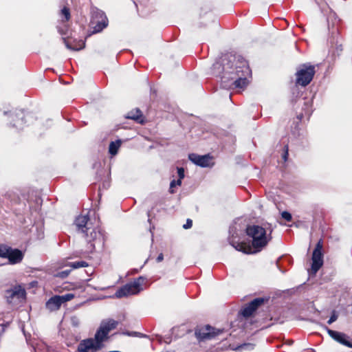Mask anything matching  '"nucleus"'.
Listing matches in <instances>:
<instances>
[{"mask_svg":"<svg viewBox=\"0 0 352 352\" xmlns=\"http://www.w3.org/2000/svg\"><path fill=\"white\" fill-rule=\"evenodd\" d=\"M212 70L214 75L221 78V86L225 89L245 87L248 84L247 77L251 74L244 58L232 54L223 56L212 65Z\"/></svg>","mask_w":352,"mask_h":352,"instance_id":"f257e3e1","label":"nucleus"},{"mask_svg":"<svg viewBox=\"0 0 352 352\" xmlns=\"http://www.w3.org/2000/svg\"><path fill=\"white\" fill-rule=\"evenodd\" d=\"M88 221V215H80L76 219L75 225L76 226L78 230L82 233L84 236L86 238V240L89 245L88 249L90 251H93L96 248V245L100 247L103 246L104 237L103 234L99 230L96 229H92L89 234L87 232L89 231L91 228L87 226Z\"/></svg>","mask_w":352,"mask_h":352,"instance_id":"f03ea898","label":"nucleus"},{"mask_svg":"<svg viewBox=\"0 0 352 352\" xmlns=\"http://www.w3.org/2000/svg\"><path fill=\"white\" fill-rule=\"evenodd\" d=\"M246 234L252 239V245L254 248L265 247L271 239L270 234L267 235L265 228L256 225L248 226Z\"/></svg>","mask_w":352,"mask_h":352,"instance_id":"7ed1b4c3","label":"nucleus"},{"mask_svg":"<svg viewBox=\"0 0 352 352\" xmlns=\"http://www.w3.org/2000/svg\"><path fill=\"white\" fill-rule=\"evenodd\" d=\"M146 281V278L143 276H139L135 278L133 282L129 283L124 286L119 288L115 296L117 298H123L131 295H135L143 290L142 285Z\"/></svg>","mask_w":352,"mask_h":352,"instance_id":"20e7f679","label":"nucleus"},{"mask_svg":"<svg viewBox=\"0 0 352 352\" xmlns=\"http://www.w3.org/2000/svg\"><path fill=\"white\" fill-rule=\"evenodd\" d=\"M316 73L315 66L310 63L300 65L296 73V84L302 87L309 85Z\"/></svg>","mask_w":352,"mask_h":352,"instance_id":"39448f33","label":"nucleus"},{"mask_svg":"<svg viewBox=\"0 0 352 352\" xmlns=\"http://www.w3.org/2000/svg\"><path fill=\"white\" fill-rule=\"evenodd\" d=\"M91 25L93 28V33H98L108 25V19L105 13L96 8L91 10Z\"/></svg>","mask_w":352,"mask_h":352,"instance_id":"423d86ee","label":"nucleus"},{"mask_svg":"<svg viewBox=\"0 0 352 352\" xmlns=\"http://www.w3.org/2000/svg\"><path fill=\"white\" fill-rule=\"evenodd\" d=\"M0 257L8 258L10 264L14 265L22 261L23 254L19 249H13L7 245L1 244Z\"/></svg>","mask_w":352,"mask_h":352,"instance_id":"0eeeda50","label":"nucleus"},{"mask_svg":"<svg viewBox=\"0 0 352 352\" xmlns=\"http://www.w3.org/2000/svg\"><path fill=\"white\" fill-rule=\"evenodd\" d=\"M26 292L21 285H16L5 292V298L9 304H17L25 298Z\"/></svg>","mask_w":352,"mask_h":352,"instance_id":"6e6552de","label":"nucleus"},{"mask_svg":"<svg viewBox=\"0 0 352 352\" xmlns=\"http://www.w3.org/2000/svg\"><path fill=\"white\" fill-rule=\"evenodd\" d=\"M223 333V330L206 325L195 330V336L199 340H211Z\"/></svg>","mask_w":352,"mask_h":352,"instance_id":"1a4fd4ad","label":"nucleus"},{"mask_svg":"<svg viewBox=\"0 0 352 352\" xmlns=\"http://www.w3.org/2000/svg\"><path fill=\"white\" fill-rule=\"evenodd\" d=\"M322 241L317 243L312 254L311 272L316 274L323 265Z\"/></svg>","mask_w":352,"mask_h":352,"instance_id":"9d476101","label":"nucleus"},{"mask_svg":"<svg viewBox=\"0 0 352 352\" xmlns=\"http://www.w3.org/2000/svg\"><path fill=\"white\" fill-rule=\"evenodd\" d=\"M30 117L29 113H25L23 110H16L10 113L11 125L18 130L23 129L26 123V118Z\"/></svg>","mask_w":352,"mask_h":352,"instance_id":"9b49d317","label":"nucleus"},{"mask_svg":"<svg viewBox=\"0 0 352 352\" xmlns=\"http://www.w3.org/2000/svg\"><path fill=\"white\" fill-rule=\"evenodd\" d=\"M236 228L231 226L229 230L230 236L229 243L237 251L242 252L246 254L250 253V248L248 247L245 243L240 242L236 240L237 234L236 232Z\"/></svg>","mask_w":352,"mask_h":352,"instance_id":"f8f14e48","label":"nucleus"},{"mask_svg":"<svg viewBox=\"0 0 352 352\" xmlns=\"http://www.w3.org/2000/svg\"><path fill=\"white\" fill-rule=\"evenodd\" d=\"M266 298H256L248 304H247L240 311L241 314L245 317L248 318L251 316L253 313L265 302L267 301Z\"/></svg>","mask_w":352,"mask_h":352,"instance_id":"ddd939ff","label":"nucleus"},{"mask_svg":"<svg viewBox=\"0 0 352 352\" xmlns=\"http://www.w3.org/2000/svg\"><path fill=\"white\" fill-rule=\"evenodd\" d=\"M100 349L99 344H97L93 338L81 340L77 348L78 352H97Z\"/></svg>","mask_w":352,"mask_h":352,"instance_id":"4468645a","label":"nucleus"},{"mask_svg":"<svg viewBox=\"0 0 352 352\" xmlns=\"http://www.w3.org/2000/svg\"><path fill=\"white\" fill-rule=\"evenodd\" d=\"M325 329L329 336L334 340L349 348H352V343L348 340L349 336L345 333L331 330L327 327H325Z\"/></svg>","mask_w":352,"mask_h":352,"instance_id":"2eb2a0df","label":"nucleus"},{"mask_svg":"<svg viewBox=\"0 0 352 352\" xmlns=\"http://www.w3.org/2000/svg\"><path fill=\"white\" fill-rule=\"evenodd\" d=\"M188 159L195 164L204 168L210 166L211 162V157L209 155H199L191 153L189 154Z\"/></svg>","mask_w":352,"mask_h":352,"instance_id":"dca6fc26","label":"nucleus"},{"mask_svg":"<svg viewBox=\"0 0 352 352\" xmlns=\"http://www.w3.org/2000/svg\"><path fill=\"white\" fill-rule=\"evenodd\" d=\"M62 304L60 301L59 296L55 295L52 297H51L47 302H46V308L49 309L51 311H56L60 309Z\"/></svg>","mask_w":352,"mask_h":352,"instance_id":"f3484780","label":"nucleus"},{"mask_svg":"<svg viewBox=\"0 0 352 352\" xmlns=\"http://www.w3.org/2000/svg\"><path fill=\"white\" fill-rule=\"evenodd\" d=\"M125 118L126 119L133 120L140 124H142L144 122V118L142 111L138 108L128 112L126 114Z\"/></svg>","mask_w":352,"mask_h":352,"instance_id":"a211bd4d","label":"nucleus"},{"mask_svg":"<svg viewBox=\"0 0 352 352\" xmlns=\"http://www.w3.org/2000/svg\"><path fill=\"white\" fill-rule=\"evenodd\" d=\"M108 338V333L104 331L102 328L99 327V329L97 330L94 338V341L96 342L97 344H99L100 346V349L103 346V342L106 340Z\"/></svg>","mask_w":352,"mask_h":352,"instance_id":"6ab92c4d","label":"nucleus"},{"mask_svg":"<svg viewBox=\"0 0 352 352\" xmlns=\"http://www.w3.org/2000/svg\"><path fill=\"white\" fill-rule=\"evenodd\" d=\"M118 324V321L113 319H108L102 320L100 325V327L102 328L104 331H106L109 334V331L116 329Z\"/></svg>","mask_w":352,"mask_h":352,"instance_id":"aec40b11","label":"nucleus"},{"mask_svg":"<svg viewBox=\"0 0 352 352\" xmlns=\"http://www.w3.org/2000/svg\"><path fill=\"white\" fill-rule=\"evenodd\" d=\"M121 140H118L116 142H111L109 144V152L111 155H115L117 154L119 147L121 145Z\"/></svg>","mask_w":352,"mask_h":352,"instance_id":"412c9836","label":"nucleus"},{"mask_svg":"<svg viewBox=\"0 0 352 352\" xmlns=\"http://www.w3.org/2000/svg\"><path fill=\"white\" fill-rule=\"evenodd\" d=\"M63 41H64L65 46L67 49L74 50V51L80 50L83 49L85 46V43L84 42H80L78 43V46H72L66 41L65 38H63Z\"/></svg>","mask_w":352,"mask_h":352,"instance_id":"4be33fe9","label":"nucleus"},{"mask_svg":"<svg viewBox=\"0 0 352 352\" xmlns=\"http://www.w3.org/2000/svg\"><path fill=\"white\" fill-rule=\"evenodd\" d=\"M69 265L73 269H78V268H80V267H87V266H88V264L85 261H75V262L70 263Z\"/></svg>","mask_w":352,"mask_h":352,"instance_id":"5701e85b","label":"nucleus"},{"mask_svg":"<svg viewBox=\"0 0 352 352\" xmlns=\"http://www.w3.org/2000/svg\"><path fill=\"white\" fill-rule=\"evenodd\" d=\"M74 298V294L72 293H68L65 295L59 296L60 301L62 305L67 301L72 300Z\"/></svg>","mask_w":352,"mask_h":352,"instance_id":"b1692460","label":"nucleus"},{"mask_svg":"<svg viewBox=\"0 0 352 352\" xmlns=\"http://www.w3.org/2000/svg\"><path fill=\"white\" fill-rule=\"evenodd\" d=\"M177 174L179 179L177 180V184L181 186L182 179L184 177V169L182 167H177Z\"/></svg>","mask_w":352,"mask_h":352,"instance_id":"393cba45","label":"nucleus"},{"mask_svg":"<svg viewBox=\"0 0 352 352\" xmlns=\"http://www.w3.org/2000/svg\"><path fill=\"white\" fill-rule=\"evenodd\" d=\"M71 272V270H63L61 272H57L54 276L55 277L60 278H65L68 276Z\"/></svg>","mask_w":352,"mask_h":352,"instance_id":"a878e982","label":"nucleus"},{"mask_svg":"<svg viewBox=\"0 0 352 352\" xmlns=\"http://www.w3.org/2000/svg\"><path fill=\"white\" fill-rule=\"evenodd\" d=\"M71 324L73 327H77L80 325V321L78 316H73L70 318Z\"/></svg>","mask_w":352,"mask_h":352,"instance_id":"bb28decb","label":"nucleus"},{"mask_svg":"<svg viewBox=\"0 0 352 352\" xmlns=\"http://www.w3.org/2000/svg\"><path fill=\"white\" fill-rule=\"evenodd\" d=\"M61 14L63 16H64L65 19V21H69V19H70V12H69V9L66 8V7H64L62 10H61Z\"/></svg>","mask_w":352,"mask_h":352,"instance_id":"cd10ccee","label":"nucleus"},{"mask_svg":"<svg viewBox=\"0 0 352 352\" xmlns=\"http://www.w3.org/2000/svg\"><path fill=\"white\" fill-rule=\"evenodd\" d=\"M281 217L283 219H284L287 221H290L292 219V214L287 211L283 212L281 213Z\"/></svg>","mask_w":352,"mask_h":352,"instance_id":"c85d7f7f","label":"nucleus"},{"mask_svg":"<svg viewBox=\"0 0 352 352\" xmlns=\"http://www.w3.org/2000/svg\"><path fill=\"white\" fill-rule=\"evenodd\" d=\"M338 318V316L336 314L335 311L333 312L332 315L331 316L330 318L327 321V323L329 324H332Z\"/></svg>","mask_w":352,"mask_h":352,"instance_id":"c756f323","label":"nucleus"},{"mask_svg":"<svg viewBox=\"0 0 352 352\" xmlns=\"http://www.w3.org/2000/svg\"><path fill=\"white\" fill-rule=\"evenodd\" d=\"M192 226V221L190 219H188L186 221V223L183 225V228L184 229H188L190 228Z\"/></svg>","mask_w":352,"mask_h":352,"instance_id":"7c9ffc66","label":"nucleus"},{"mask_svg":"<svg viewBox=\"0 0 352 352\" xmlns=\"http://www.w3.org/2000/svg\"><path fill=\"white\" fill-rule=\"evenodd\" d=\"M176 186H178L177 184V181L176 180H173L170 184V192L171 193H173V190H172L173 188L175 187Z\"/></svg>","mask_w":352,"mask_h":352,"instance_id":"2f4dec72","label":"nucleus"},{"mask_svg":"<svg viewBox=\"0 0 352 352\" xmlns=\"http://www.w3.org/2000/svg\"><path fill=\"white\" fill-rule=\"evenodd\" d=\"M163 259H164V255H163V254H162V253H160V254L158 255V256L157 257V258H156V261H157V263H160V262H162V261H163Z\"/></svg>","mask_w":352,"mask_h":352,"instance_id":"473e14b6","label":"nucleus"},{"mask_svg":"<svg viewBox=\"0 0 352 352\" xmlns=\"http://www.w3.org/2000/svg\"><path fill=\"white\" fill-rule=\"evenodd\" d=\"M287 156H288V150H287V148L286 150H285V153L283 155V157L285 161H286L287 160Z\"/></svg>","mask_w":352,"mask_h":352,"instance_id":"72a5a7b5","label":"nucleus"},{"mask_svg":"<svg viewBox=\"0 0 352 352\" xmlns=\"http://www.w3.org/2000/svg\"><path fill=\"white\" fill-rule=\"evenodd\" d=\"M127 335H141V333H137V332H132V333H127Z\"/></svg>","mask_w":352,"mask_h":352,"instance_id":"f704fd0d","label":"nucleus"},{"mask_svg":"<svg viewBox=\"0 0 352 352\" xmlns=\"http://www.w3.org/2000/svg\"><path fill=\"white\" fill-rule=\"evenodd\" d=\"M337 50L341 52L342 50V45H338Z\"/></svg>","mask_w":352,"mask_h":352,"instance_id":"c9c22d12","label":"nucleus"},{"mask_svg":"<svg viewBox=\"0 0 352 352\" xmlns=\"http://www.w3.org/2000/svg\"><path fill=\"white\" fill-rule=\"evenodd\" d=\"M292 343H293V340H289V341H288V344H292Z\"/></svg>","mask_w":352,"mask_h":352,"instance_id":"e433bc0d","label":"nucleus"},{"mask_svg":"<svg viewBox=\"0 0 352 352\" xmlns=\"http://www.w3.org/2000/svg\"><path fill=\"white\" fill-rule=\"evenodd\" d=\"M150 232H152V231H151V228H150ZM151 236H152V237L153 236V233H151ZM153 239H152V241H153Z\"/></svg>","mask_w":352,"mask_h":352,"instance_id":"4c0bfd02","label":"nucleus"}]
</instances>
